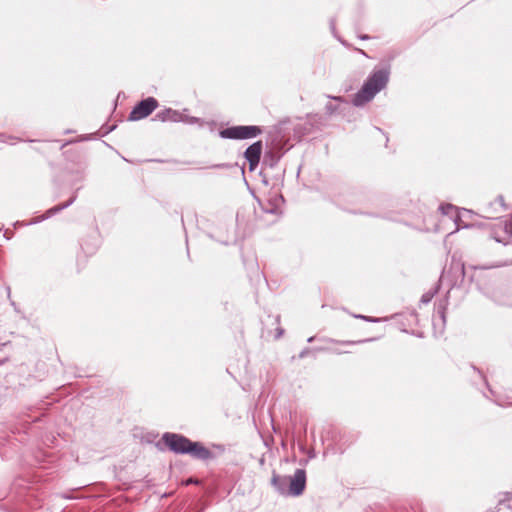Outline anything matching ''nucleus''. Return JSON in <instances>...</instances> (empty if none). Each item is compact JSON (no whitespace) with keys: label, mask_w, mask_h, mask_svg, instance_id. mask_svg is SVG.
Returning <instances> with one entry per match:
<instances>
[{"label":"nucleus","mask_w":512,"mask_h":512,"mask_svg":"<svg viewBox=\"0 0 512 512\" xmlns=\"http://www.w3.org/2000/svg\"><path fill=\"white\" fill-rule=\"evenodd\" d=\"M154 120L160 122L178 123L182 121V111L174 110L172 108H165L155 114Z\"/></svg>","instance_id":"8"},{"label":"nucleus","mask_w":512,"mask_h":512,"mask_svg":"<svg viewBox=\"0 0 512 512\" xmlns=\"http://www.w3.org/2000/svg\"><path fill=\"white\" fill-rule=\"evenodd\" d=\"M438 291V288L435 287L434 289H431L429 291H427L426 293H424L420 299V302L422 304H428L431 302V300L433 299V297L435 296V294L437 293Z\"/></svg>","instance_id":"13"},{"label":"nucleus","mask_w":512,"mask_h":512,"mask_svg":"<svg viewBox=\"0 0 512 512\" xmlns=\"http://www.w3.org/2000/svg\"><path fill=\"white\" fill-rule=\"evenodd\" d=\"M314 339H315V337H314V336L309 337V338L307 339V342L311 343V342H313V341H314Z\"/></svg>","instance_id":"34"},{"label":"nucleus","mask_w":512,"mask_h":512,"mask_svg":"<svg viewBox=\"0 0 512 512\" xmlns=\"http://www.w3.org/2000/svg\"><path fill=\"white\" fill-rule=\"evenodd\" d=\"M8 234V230L5 231L4 233V237L6 238V240H9L10 239V236L7 235Z\"/></svg>","instance_id":"33"},{"label":"nucleus","mask_w":512,"mask_h":512,"mask_svg":"<svg viewBox=\"0 0 512 512\" xmlns=\"http://www.w3.org/2000/svg\"><path fill=\"white\" fill-rule=\"evenodd\" d=\"M114 129H115V126H111V127L107 128V129L105 130L104 134H107V133L111 132V131H112V130H114Z\"/></svg>","instance_id":"28"},{"label":"nucleus","mask_w":512,"mask_h":512,"mask_svg":"<svg viewBox=\"0 0 512 512\" xmlns=\"http://www.w3.org/2000/svg\"><path fill=\"white\" fill-rule=\"evenodd\" d=\"M280 158L281 155L278 152L267 151L263 157L262 167L264 169H274L278 165Z\"/></svg>","instance_id":"9"},{"label":"nucleus","mask_w":512,"mask_h":512,"mask_svg":"<svg viewBox=\"0 0 512 512\" xmlns=\"http://www.w3.org/2000/svg\"><path fill=\"white\" fill-rule=\"evenodd\" d=\"M328 98H330V99H332V100H334V101H337V102H339V103H343V104H345L346 106H348V105H349V104H348V102H347L343 97H341V96H330V95H329V96H328Z\"/></svg>","instance_id":"18"},{"label":"nucleus","mask_w":512,"mask_h":512,"mask_svg":"<svg viewBox=\"0 0 512 512\" xmlns=\"http://www.w3.org/2000/svg\"><path fill=\"white\" fill-rule=\"evenodd\" d=\"M6 290H7V296H8V299L10 300V304H11V306H12V307L14 308V310L18 313V312H19V309H18V307H17L16 303H15L13 300H11V289H10V287L8 286V287L6 288Z\"/></svg>","instance_id":"17"},{"label":"nucleus","mask_w":512,"mask_h":512,"mask_svg":"<svg viewBox=\"0 0 512 512\" xmlns=\"http://www.w3.org/2000/svg\"><path fill=\"white\" fill-rule=\"evenodd\" d=\"M498 504H504L507 508L512 509V493H503V498L499 499Z\"/></svg>","instance_id":"14"},{"label":"nucleus","mask_w":512,"mask_h":512,"mask_svg":"<svg viewBox=\"0 0 512 512\" xmlns=\"http://www.w3.org/2000/svg\"><path fill=\"white\" fill-rule=\"evenodd\" d=\"M158 107V101L154 97H147L139 101L129 113L130 121H138L149 116Z\"/></svg>","instance_id":"5"},{"label":"nucleus","mask_w":512,"mask_h":512,"mask_svg":"<svg viewBox=\"0 0 512 512\" xmlns=\"http://www.w3.org/2000/svg\"><path fill=\"white\" fill-rule=\"evenodd\" d=\"M211 448L218 449V448H223V446L219 445V444H213Z\"/></svg>","instance_id":"32"},{"label":"nucleus","mask_w":512,"mask_h":512,"mask_svg":"<svg viewBox=\"0 0 512 512\" xmlns=\"http://www.w3.org/2000/svg\"><path fill=\"white\" fill-rule=\"evenodd\" d=\"M186 111H187V109H184L182 111V121L181 122L186 123V124H190V125L198 124L200 126H202L204 124V120L203 119L198 118V117H194V116L186 115L185 114Z\"/></svg>","instance_id":"11"},{"label":"nucleus","mask_w":512,"mask_h":512,"mask_svg":"<svg viewBox=\"0 0 512 512\" xmlns=\"http://www.w3.org/2000/svg\"><path fill=\"white\" fill-rule=\"evenodd\" d=\"M11 138H12V137H10V136H9V137H7V136H5L4 134H0V141H1V142H6V141H7V139H11Z\"/></svg>","instance_id":"26"},{"label":"nucleus","mask_w":512,"mask_h":512,"mask_svg":"<svg viewBox=\"0 0 512 512\" xmlns=\"http://www.w3.org/2000/svg\"><path fill=\"white\" fill-rule=\"evenodd\" d=\"M359 38L361 40H368L369 39V36L368 35H360Z\"/></svg>","instance_id":"30"},{"label":"nucleus","mask_w":512,"mask_h":512,"mask_svg":"<svg viewBox=\"0 0 512 512\" xmlns=\"http://www.w3.org/2000/svg\"><path fill=\"white\" fill-rule=\"evenodd\" d=\"M229 165L226 164V163H219V164H214L212 165L210 168L212 169H223V168H228Z\"/></svg>","instance_id":"20"},{"label":"nucleus","mask_w":512,"mask_h":512,"mask_svg":"<svg viewBox=\"0 0 512 512\" xmlns=\"http://www.w3.org/2000/svg\"><path fill=\"white\" fill-rule=\"evenodd\" d=\"M79 190V188L74 192V194L72 195V197L65 203H62V204H59V205H56L50 209H48L42 216L34 219L33 221H31L29 224H36V223H39L43 220H46L52 216H54L55 214L61 212L62 210L68 208L69 206H71L76 198H77V191Z\"/></svg>","instance_id":"7"},{"label":"nucleus","mask_w":512,"mask_h":512,"mask_svg":"<svg viewBox=\"0 0 512 512\" xmlns=\"http://www.w3.org/2000/svg\"><path fill=\"white\" fill-rule=\"evenodd\" d=\"M69 143H71V141L65 142V144L63 146L68 145Z\"/></svg>","instance_id":"37"},{"label":"nucleus","mask_w":512,"mask_h":512,"mask_svg":"<svg viewBox=\"0 0 512 512\" xmlns=\"http://www.w3.org/2000/svg\"><path fill=\"white\" fill-rule=\"evenodd\" d=\"M342 111L341 106L339 104H334L332 102H328L325 105V113L328 116H332L338 114Z\"/></svg>","instance_id":"12"},{"label":"nucleus","mask_w":512,"mask_h":512,"mask_svg":"<svg viewBox=\"0 0 512 512\" xmlns=\"http://www.w3.org/2000/svg\"><path fill=\"white\" fill-rule=\"evenodd\" d=\"M495 202L499 203L505 209L504 197L502 195H499L496 198Z\"/></svg>","instance_id":"22"},{"label":"nucleus","mask_w":512,"mask_h":512,"mask_svg":"<svg viewBox=\"0 0 512 512\" xmlns=\"http://www.w3.org/2000/svg\"><path fill=\"white\" fill-rule=\"evenodd\" d=\"M71 133V130H66L65 134Z\"/></svg>","instance_id":"36"},{"label":"nucleus","mask_w":512,"mask_h":512,"mask_svg":"<svg viewBox=\"0 0 512 512\" xmlns=\"http://www.w3.org/2000/svg\"><path fill=\"white\" fill-rule=\"evenodd\" d=\"M437 312L441 317L442 321L445 322V307L443 305H439Z\"/></svg>","instance_id":"19"},{"label":"nucleus","mask_w":512,"mask_h":512,"mask_svg":"<svg viewBox=\"0 0 512 512\" xmlns=\"http://www.w3.org/2000/svg\"><path fill=\"white\" fill-rule=\"evenodd\" d=\"M132 437L135 444L146 446L153 445L155 448H205L201 442H193L187 437L166 432L159 439V434L155 431H149L142 427H135L132 430Z\"/></svg>","instance_id":"1"},{"label":"nucleus","mask_w":512,"mask_h":512,"mask_svg":"<svg viewBox=\"0 0 512 512\" xmlns=\"http://www.w3.org/2000/svg\"><path fill=\"white\" fill-rule=\"evenodd\" d=\"M175 452L187 453L193 459L207 460L212 457L211 450H174Z\"/></svg>","instance_id":"10"},{"label":"nucleus","mask_w":512,"mask_h":512,"mask_svg":"<svg viewBox=\"0 0 512 512\" xmlns=\"http://www.w3.org/2000/svg\"><path fill=\"white\" fill-rule=\"evenodd\" d=\"M472 368H473V370H474V371H477V372L479 373V375L483 378V380H484L485 384H486L487 386H489V385H488V383H487L486 378H485L484 376H482L481 372H480L478 369H476V367H474V366H473Z\"/></svg>","instance_id":"27"},{"label":"nucleus","mask_w":512,"mask_h":512,"mask_svg":"<svg viewBox=\"0 0 512 512\" xmlns=\"http://www.w3.org/2000/svg\"><path fill=\"white\" fill-rule=\"evenodd\" d=\"M461 271H462V274L464 275L465 274V268H464V265L461 266Z\"/></svg>","instance_id":"35"},{"label":"nucleus","mask_w":512,"mask_h":512,"mask_svg":"<svg viewBox=\"0 0 512 512\" xmlns=\"http://www.w3.org/2000/svg\"><path fill=\"white\" fill-rule=\"evenodd\" d=\"M330 26H331L332 31H334L335 30V22H334V20L330 21Z\"/></svg>","instance_id":"29"},{"label":"nucleus","mask_w":512,"mask_h":512,"mask_svg":"<svg viewBox=\"0 0 512 512\" xmlns=\"http://www.w3.org/2000/svg\"><path fill=\"white\" fill-rule=\"evenodd\" d=\"M389 79V66L374 69L363 83L361 89L354 94L352 104L356 107H361L373 100V98L387 86Z\"/></svg>","instance_id":"2"},{"label":"nucleus","mask_w":512,"mask_h":512,"mask_svg":"<svg viewBox=\"0 0 512 512\" xmlns=\"http://www.w3.org/2000/svg\"><path fill=\"white\" fill-rule=\"evenodd\" d=\"M503 305L512 306V301L501 302Z\"/></svg>","instance_id":"31"},{"label":"nucleus","mask_w":512,"mask_h":512,"mask_svg":"<svg viewBox=\"0 0 512 512\" xmlns=\"http://www.w3.org/2000/svg\"><path fill=\"white\" fill-rule=\"evenodd\" d=\"M262 132V128L257 125H236L221 129L219 136L222 139L245 140L256 138Z\"/></svg>","instance_id":"4"},{"label":"nucleus","mask_w":512,"mask_h":512,"mask_svg":"<svg viewBox=\"0 0 512 512\" xmlns=\"http://www.w3.org/2000/svg\"><path fill=\"white\" fill-rule=\"evenodd\" d=\"M439 209L442 214L449 215L454 210V206L452 204L440 205Z\"/></svg>","instance_id":"15"},{"label":"nucleus","mask_w":512,"mask_h":512,"mask_svg":"<svg viewBox=\"0 0 512 512\" xmlns=\"http://www.w3.org/2000/svg\"><path fill=\"white\" fill-rule=\"evenodd\" d=\"M309 351V348L303 349L299 354V358H304L309 353Z\"/></svg>","instance_id":"24"},{"label":"nucleus","mask_w":512,"mask_h":512,"mask_svg":"<svg viewBox=\"0 0 512 512\" xmlns=\"http://www.w3.org/2000/svg\"><path fill=\"white\" fill-rule=\"evenodd\" d=\"M284 333V330L282 328H278L277 329V334H276V338H280Z\"/></svg>","instance_id":"25"},{"label":"nucleus","mask_w":512,"mask_h":512,"mask_svg":"<svg viewBox=\"0 0 512 512\" xmlns=\"http://www.w3.org/2000/svg\"><path fill=\"white\" fill-rule=\"evenodd\" d=\"M366 341H370V339L360 340V341H345V342H342V343L346 344V345H354V344H357V343H364Z\"/></svg>","instance_id":"21"},{"label":"nucleus","mask_w":512,"mask_h":512,"mask_svg":"<svg viewBox=\"0 0 512 512\" xmlns=\"http://www.w3.org/2000/svg\"><path fill=\"white\" fill-rule=\"evenodd\" d=\"M262 149L263 144L260 140L252 143L246 148L244 152V158L249 163L250 171L255 170V168L258 166L261 159Z\"/></svg>","instance_id":"6"},{"label":"nucleus","mask_w":512,"mask_h":512,"mask_svg":"<svg viewBox=\"0 0 512 512\" xmlns=\"http://www.w3.org/2000/svg\"><path fill=\"white\" fill-rule=\"evenodd\" d=\"M200 481L198 479H195V478H189L186 480L185 482V485H189V484H199Z\"/></svg>","instance_id":"23"},{"label":"nucleus","mask_w":512,"mask_h":512,"mask_svg":"<svg viewBox=\"0 0 512 512\" xmlns=\"http://www.w3.org/2000/svg\"><path fill=\"white\" fill-rule=\"evenodd\" d=\"M272 484L282 495L299 496L306 487V473L303 469H297L292 476L274 475Z\"/></svg>","instance_id":"3"},{"label":"nucleus","mask_w":512,"mask_h":512,"mask_svg":"<svg viewBox=\"0 0 512 512\" xmlns=\"http://www.w3.org/2000/svg\"><path fill=\"white\" fill-rule=\"evenodd\" d=\"M355 317L363 319V320H365L367 322H371V323H377V322L380 321L378 318H374V317H370V316H364V315H356Z\"/></svg>","instance_id":"16"}]
</instances>
